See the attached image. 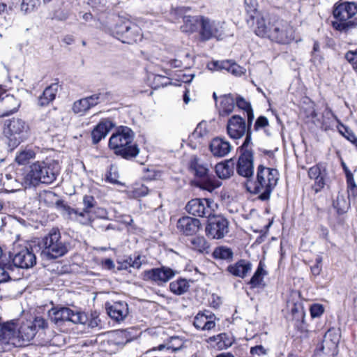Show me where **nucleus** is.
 Here are the masks:
<instances>
[{"mask_svg": "<svg viewBox=\"0 0 357 357\" xmlns=\"http://www.w3.org/2000/svg\"><path fill=\"white\" fill-rule=\"evenodd\" d=\"M58 163L52 160H38L17 174L16 181L25 188L37 187L40 184H51L59 174Z\"/></svg>", "mask_w": 357, "mask_h": 357, "instance_id": "f257e3e1", "label": "nucleus"}, {"mask_svg": "<svg viewBox=\"0 0 357 357\" xmlns=\"http://www.w3.org/2000/svg\"><path fill=\"white\" fill-rule=\"evenodd\" d=\"M279 178L280 174L278 169L260 165L257 169L256 180L247 182V190L250 193L258 195L260 200H268L276 187Z\"/></svg>", "mask_w": 357, "mask_h": 357, "instance_id": "f03ea898", "label": "nucleus"}, {"mask_svg": "<svg viewBox=\"0 0 357 357\" xmlns=\"http://www.w3.org/2000/svg\"><path fill=\"white\" fill-rule=\"evenodd\" d=\"M135 134L127 126H121L109 139L108 146L114 153L124 159L135 158L139 153V149L134 142Z\"/></svg>", "mask_w": 357, "mask_h": 357, "instance_id": "7ed1b4c3", "label": "nucleus"}, {"mask_svg": "<svg viewBox=\"0 0 357 357\" xmlns=\"http://www.w3.org/2000/svg\"><path fill=\"white\" fill-rule=\"evenodd\" d=\"M357 3L355 2H338L333 6L334 20L333 27L340 31L347 32L357 26Z\"/></svg>", "mask_w": 357, "mask_h": 357, "instance_id": "20e7f679", "label": "nucleus"}, {"mask_svg": "<svg viewBox=\"0 0 357 357\" xmlns=\"http://www.w3.org/2000/svg\"><path fill=\"white\" fill-rule=\"evenodd\" d=\"M231 36L233 32L225 21L201 16L199 38L202 41H208L213 38L221 40Z\"/></svg>", "mask_w": 357, "mask_h": 357, "instance_id": "39448f33", "label": "nucleus"}, {"mask_svg": "<svg viewBox=\"0 0 357 357\" xmlns=\"http://www.w3.org/2000/svg\"><path fill=\"white\" fill-rule=\"evenodd\" d=\"M42 255L49 259L64 256L69 250V243L62 239L59 230L52 228L42 240Z\"/></svg>", "mask_w": 357, "mask_h": 357, "instance_id": "423d86ee", "label": "nucleus"}, {"mask_svg": "<svg viewBox=\"0 0 357 357\" xmlns=\"http://www.w3.org/2000/svg\"><path fill=\"white\" fill-rule=\"evenodd\" d=\"M188 167L197 177L200 178L199 186L201 188L212 192L220 186V182L208 174L209 169L207 165L196 155L190 156Z\"/></svg>", "mask_w": 357, "mask_h": 357, "instance_id": "0eeeda50", "label": "nucleus"}, {"mask_svg": "<svg viewBox=\"0 0 357 357\" xmlns=\"http://www.w3.org/2000/svg\"><path fill=\"white\" fill-rule=\"evenodd\" d=\"M110 33L123 43L132 44L141 36V30L129 20L119 18L110 30Z\"/></svg>", "mask_w": 357, "mask_h": 357, "instance_id": "6e6552de", "label": "nucleus"}, {"mask_svg": "<svg viewBox=\"0 0 357 357\" xmlns=\"http://www.w3.org/2000/svg\"><path fill=\"white\" fill-rule=\"evenodd\" d=\"M29 126L19 118H13L5 123L4 134L8 139V145L13 148L17 146L28 136Z\"/></svg>", "mask_w": 357, "mask_h": 357, "instance_id": "1a4fd4ad", "label": "nucleus"}, {"mask_svg": "<svg viewBox=\"0 0 357 357\" xmlns=\"http://www.w3.org/2000/svg\"><path fill=\"white\" fill-rule=\"evenodd\" d=\"M49 317L52 322L61 326L65 321H70L75 324H85L87 316L85 313L73 311L67 307H53L49 311Z\"/></svg>", "mask_w": 357, "mask_h": 357, "instance_id": "9d476101", "label": "nucleus"}, {"mask_svg": "<svg viewBox=\"0 0 357 357\" xmlns=\"http://www.w3.org/2000/svg\"><path fill=\"white\" fill-rule=\"evenodd\" d=\"M17 324L13 320L4 324L0 330V352L10 350L13 347L22 345L17 335Z\"/></svg>", "mask_w": 357, "mask_h": 357, "instance_id": "9b49d317", "label": "nucleus"}, {"mask_svg": "<svg viewBox=\"0 0 357 357\" xmlns=\"http://www.w3.org/2000/svg\"><path fill=\"white\" fill-rule=\"evenodd\" d=\"M274 22L269 40L280 44H289L294 40V29L289 22L276 17Z\"/></svg>", "mask_w": 357, "mask_h": 357, "instance_id": "f8f14e48", "label": "nucleus"}, {"mask_svg": "<svg viewBox=\"0 0 357 357\" xmlns=\"http://www.w3.org/2000/svg\"><path fill=\"white\" fill-rule=\"evenodd\" d=\"M217 208V204L211 199H192L185 206L188 213L202 218H210Z\"/></svg>", "mask_w": 357, "mask_h": 357, "instance_id": "ddd939ff", "label": "nucleus"}, {"mask_svg": "<svg viewBox=\"0 0 357 357\" xmlns=\"http://www.w3.org/2000/svg\"><path fill=\"white\" fill-rule=\"evenodd\" d=\"M308 176L314 181L312 189L315 192H320L329 182L328 165L325 162H319L308 170Z\"/></svg>", "mask_w": 357, "mask_h": 357, "instance_id": "4468645a", "label": "nucleus"}, {"mask_svg": "<svg viewBox=\"0 0 357 357\" xmlns=\"http://www.w3.org/2000/svg\"><path fill=\"white\" fill-rule=\"evenodd\" d=\"M339 335L335 331L328 330L324 337V340L314 352L315 357H333L337 353Z\"/></svg>", "mask_w": 357, "mask_h": 357, "instance_id": "2eb2a0df", "label": "nucleus"}, {"mask_svg": "<svg viewBox=\"0 0 357 357\" xmlns=\"http://www.w3.org/2000/svg\"><path fill=\"white\" fill-rule=\"evenodd\" d=\"M12 261L16 267L28 269L36 264V257L31 248L19 247L14 249Z\"/></svg>", "mask_w": 357, "mask_h": 357, "instance_id": "dca6fc26", "label": "nucleus"}, {"mask_svg": "<svg viewBox=\"0 0 357 357\" xmlns=\"http://www.w3.org/2000/svg\"><path fill=\"white\" fill-rule=\"evenodd\" d=\"M206 227V234L214 239L222 238L229 231V223L224 217L218 215L208 218Z\"/></svg>", "mask_w": 357, "mask_h": 357, "instance_id": "f3484780", "label": "nucleus"}, {"mask_svg": "<svg viewBox=\"0 0 357 357\" xmlns=\"http://www.w3.org/2000/svg\"><path fill=\"white\" fill-rule=\"evenodd\" d=\"M250 126L241 116L233 115L227 121V133L231 139H238L248 132Z\"/></svg>", "mask_w": 357, "mask_h": 357, "instance_id": "a211bd4d", "label": "nucleus"}, {"mask_svg": "<svg viewBox=\"0 0 357 357\" xmlns=\"http://www.w3.org/2000/svg\"><path fill=\"white\" fill-rule=\"evenodd\" d=\"M255 18V33L256 35L261 38H269L270 33H271L273 26V24L275 23L276 17L264 12L257 15Z\"/></svg>", "mask_w": 357, "mask_h": 357, "instance_id": "6ab92c4d", "label": "nucleus"}, {"mask_svg": "<svg viewBox=\"0 0 357 357\" xmlns=\"http://www.w3.org/2000/svg\"><path fill=\"white\" fill-rule=\"evenodd\" d=\"M236 172L243 177L250 178L253 176V153L251 150H245L241 152L237 162Z\"/></svg>", "mask_w": 357, "mask_h": 357, "instance_id": "aec40b11", "label": "nucleus"}, {"mask_svg": "<svg viewBox=\"0 0 357 357\" xmlns=\"http://www.w3.org/2000/svg\"><path fill=\"white\" fill-rule=\"evenodd\" d=\"M188 8H180V17H182L183 24L180 26V29L185 33H193L196 31L198 26H201V16H193L186 15V12L189 10Z\"/></svg>", "mask_w": 357, "mask_h": 357, "instance_id": "412c9836", "label": "nucleus"}, {"mask_svg": "<svg viewBox=\"0 0 357 357\" xmlns=\"http://www.w3.org/2000/svg\"><path fill=\"white\" fill-rule=\"evenodd\" d=\"M114 123L109 119H102L91 132L92 142L94 144L104 139L114 127Z\"/></svg>", "mask_w": 357, "mask_h": 357, "instance_id": "4be33fe9", "label": "nucleus"}, {"mask_svg": "<svg viewBox=\"0 0 357 357\" xmlns=\"http://www.w3.org/2000/svg\"><path fill=\"white\" fill-rule=\"evenodd\" d=\"M207 66L210 70H225L236 76L244 74V69L242 67L230 61H215L209 63Z\"/></svg>", "mask_w": 357, "mask_h": 357, "instance_id": "5701e85b", "label": "nucleus"}, {"mask_svg": "<svg viewBox=\"0 0 357 357\" xmlns=\"http://www.w3.org/2000/svg\"><path fill=\"white\" fill-rule=\"evenodd\" d=\"M108 315L114 320L120 321L123 320L128 314V304L123 301L114 302L111 305H106Z\"/></svg>", "mask_w": 357, "mask_h": 357, "instance_id": "b1692460", "label": "nucleus"}, {"mask_svg": "<svg viewBox=\"0 0 357 357\" xmlns=\"http://www.w3.org/2000/svg\"><path fill=\"white\" fill-rule=\"evenodd\" d=\"M186 246L199 254H208L210 243L202 236H192L185 241Z\"/></svg>", "mask_w": 357, "mask_h": 357, "instance_id": "393cba45", "label": "nucleus"}, {"mask_svg": "<svg viewBox=\"0 0 357 357\" xmlns=\"http://www.w3.org/2000/svg\"><path fill=\"white\" fill-rule=\"evenodd\" d=\"M210 151L214 156L224 157L229 154L232 149L231 145L228 141L215 137L210 143Z\"/></svg>", "mask_w": 357, "mask_h": 357, "instance_id": "a878e982", "label": "nucleus"}, {"mask_svg": "<svg viewBox=\"0 0 357 357\" xmlns=\"http://www.w3.org/2000/svg\"><path fill=\"white\" fill-rule=\"evenodd\" d=\"M215 317L211 312H199L195 317L193 324L195 328L203 331H210L215 326Z\"/></svg>", "mask_w": 357, "mask_h": 357, "instance_id": "bb28decb", "label": "nucleus"}, {"mask_svg": "<svg viewBox=\"0 0 357 357\" xmlns=\"http://www.w3.org/2000/svg\"><path fill=\"white\" fill-rule=\"evenodd\" d=\"M174 275L175 273L167 267L153 268L146 273V275L149 278L158 283L167 282Z\"/></svg>", "mask_w": 357, "mask_h": 357, "instance_id": "cd10ccee", "label": "nucleus"}, {"mask_svg": "<svg viewBox=\"0 0 357 357\" xmlns=\"http://www.w3.org/2000/svg\"><path fill=\"white\" fill-rule=\"evenodd\" d=\"M252 269V264L245 259H241L227 266V271L234 276L244 278Z\"/></svg>", "mask_w": 357, "mask_h": 357, "instance_id": "c85d7f7f", "label": "nucleus"}, {"mask_svg": "<svg viewBox=\"0 0 357 357\" xmlns=\"http://www.w3.org/2000/svg\"><path fill=\"white\" fill-rule=\"evenodd\" d=\"M200 221L194 218L183 217L180 218V229L186 236H192L200 229Z\"/></svg>", "mask_w": 357, "mask_h": 357, "instance_id": "c756f323", "label": "nucleus"}, {"mask_svg": "<svg viewBox=\"0 0 357 357\" xmlns=\"http://www.w3.org/2000/svg\"><path fill=\"white\" fill-rule=\"evenodd\" d=\"M220 102L218 106L219 114L221 116H227L232 113L234 107V97L231 94H225L220 97Z\"/></svg>", "mask_w": 357, "mask_h": 357, "instance_id": "7c9ffc66", "label": "nucleus"}, {"mask_svg": "<svg viewBox=\"0 0 357 357\" xmlns=\"http://www.w3.org/2000/svg\"><path fill=\"white\" fill-rule=\"evenodd\" d=\"M2 96L3 93H0V99L5 109L3 115L8 116L17 112L20 106V101L10 94H6L4 96Z\"/></svg>", "mask_w": 357, "mask_h": 357, "instance_id": "2f4dec72", "label": "nucleus"}, {"mask_svg": "<svg viewBox=\"0 0 357 357\" xmlns=\"http://www.w3.org/2000/svg\"><path fill=\"white\" fill-rule=\"evenodd\" d=\"M234 162L233 159L219 162L215 165L217 176L222 179L229 178L234 173Z\"/></svg>", "mask_w": 357, "mask_h": 357, "instance_id": "473e14b6", "label": "nucleus"}, {"mask_svg": "<svg viewBox=\"0 0 357 357\" xmlns=\"http://www.w3.org/2000/svg\"><path fill=\"white\" fill-rule=\"evenodd\" d=\"M59 85L57 83L52 84L47 86L43 94L38 98V105L41 107L48 105L56 97Z\"/></svg>", "mask_w": 357, "mask_h": 357, "instance_id": "72a5a7b5", "label": "nucleus"}, {"mask_svg": "<svg viewBox=\"0 0 357 357\" xmlns=\"http://www.w3.org/2000/svg\"><path fill=\"white\" fill-rule=\"evenodd\" d=\"M36 155V151L35 148L26 146L21 149L16 153L15 160L20 165H24L29 162L32 159H34Z\"/></svg>", "mask_w": 357, "mask_h": 357, "instance_id": "f704fd0d", "label": "nucleus"}, {"mask_svg": "<svg viewBox=\"0 0 357 357\" xmlns=\"http://www.w3.org/2000/svg\"><path fill=\"white\" fill-rule=\"evenodd\" d=\"M34 326L31 321H26L22 324L17 331V335L20 336V342L22 341L29 342L36 335Z\"/></svg>", "mask_w": 357, "mask_h": 357, "instance_id": "c9c22d12", "label": "nucleus"}, {"mask_svg": "<svg viewBox=\"0 0 357 357\" xmlns=\"http://www.w3.org/2000/svg\"><path fill=\"white\" fill-rule=\"evenodd\" d=\"M267 275V272L264 270V264L260 261L258 267L250 279L249 284L251 287L256 288L259 287H264V277Z\"/></svg>", "mask_w": 357, "mask_h": 357, "instance_id": "e433bc0d", "label": "nucleus"}, {"mask_svg": "<svg viewBox=\"0 0 357 357\" xmlns=\"http://www.w3.org/2000/svg\"><path fill=\"white\" fill-rule=\"evenodd\" d=\"M207 133L208 130L206 128V122H200L195 129L194 132L189 136L190 142H194V141H196L195 144L192 145L194 149L197 146V144H201L200 139Z\"/></svg>", "mask_w": 357, "mask_h": 357, "instance_id": "4c0bfd02", "label": "nucleus"}, {"mask_svg": "<svg viewBox=\"0 0 357 357\" xmlns=\"http://www.w3.org/2000/svg\"><path fill=\"white\" fill-rule=\"evenodd\" d=\"M234 256L231 249L226 246L217 247L213 252V257L216 259H222L230 261L232 260Z\"/></svg>", "mask_w": 357, "mask_h": 357, "instance_id": "58836bf2", "label": "nucleus"}, {"mask_svg": "<svg viewBox=\"0 0 357 357\" xmlns=\"http://www.w3.org/2000/svg\"><path fill=\"white\" fill-rule=\"evenodd\" d=\"M236 106L244 110L247 114L249 125H251L254 119V113L250 102H247L243 98L238 96L236 99Z\"/></svg>", "mask_w": 357, "mask_h": 357, "instance_id": "ea45409f", "label": "nucleus"}, {"mask_svg": "<svg viewBox=\"0 0 357 357\" xmlns=\"http://www.w3.org/2000/svg\"><path fill=\"white\" fill-rule=\"evenodd\" d=\"M214 339L217 341L218 347L220 349H227L231 346L233 340L226 333H221Z\"/></svg>", "mask_w": 357, "mask_h": 357, "instance_id": "a19ab883", "label": "nucleus"}, {"mask_svg": "<svg viewBox=\"0 0 357 357\" xmlns=\"http://www.w3.org/2000/svg\"><path fill=\"white\" fill-rule=\"evenodd\" d=\"M89 109V102L86 98H82L75 101L73 105V111L75 114L83 115Z\"/></svg>", "mask_w": 357, "mask_h": 357, "instance_id": "79ce46f5", "label": "nucleus"}, {"mask_svg": "<svg viewBox=\"0 0 357 357\" xmlns=\"http://www.w3.org/2000/svg\"><path fill=\"white\" fill-rule=\"evenodd\" d=\"M40 0H22L21 10L24 13H30L40 6Z\"/></svg>", "mask_w": 357, "mask_h": 357, "instance_id": "37998d69", "label": "nucleus"}, {"mask_svg": "<svg viewBox=\"0 0 357 357\" xmlns=\"http://www.w3.org/2000/svg\"><path fill=\"white\" fill-rule=\"evenodd\" d=\"M119 173L117 167L114 165H111L106 173V181L112 184H121L118 180Z\"/></svg>", "mask_w": 357, "mask_h": 357, "instance_id": "c03bdc74", "label": "nucleus"}, {"mask_svg": "<svg viewBox=\"0 0 357 357\" xmlns=\"http://www.w3.org/2000/svg\"><path fill=\"white\" fill-rule=\"evenodd\" d=\"M244 5L247 13L252 20H254L256 15L260 13L257 10V2L255 0H244Z\"/></svg>", "mask_w": 357, "mask_h": 357, "instance_id": "a18cd8bd", "label": "nucleus"}, {"mask_svg": "<svg viewBox=\"0 0 357 357\" xmlns=\"http://www.w3.org/2000/svg\"><path fill=\"white\" fill-rule=\"evenodd\" d=\"M91 212L83 209L82 211L77 210V213L75 216V219L82 225H88L91 222Z\"/></svg>", "mask_w": 357, "mask_h": 357, "instance_id": "49530a36", "label": "nucleus"}, {"mask_svg": "<svg viewBox=\"0 0 357 357\" xmlns=\"http://www.w3.org/2000/svg\"><path fill=\"white\" fill-rule=\"evenodd\" d=\"M349 196L355 197L357 195V185L355 183L354 175L346 176Z\"/></svg>", "mask_w": 357, "mask_h": 357, "instance_id": "de8ad7c7", "label": "nucleus"}, {"mask_svg": "<svg viewBox=\"0 0 357 357\" xmlns=\"http://www.w3.org/2000/svg\"><path fill=\"white\" fill-rule=\"evenodd\" d=\"M104 94L96 93L93 94L90 96L86 97V101L89 102V109L97 105L98 103L102 102L104 99Z\"/></svg>", "mask_w": 357, "mask_h": 357, "instance_id": "09e8293b", "label": "nucleus"}, {"mask_svg": "<svg viewBox=\"0 0 357 357\" xmlns=\"http://www.w3.org/2000/svg\"><path fill=\"white\" fill-rule=\"evenodd\" d=\"M9 269V266L3 263L0 264V284L6 282L10 280V276L8 273Z\"/></svg>", "mask_w": 357, "mask_h": 357, "instance_id": "8fccbe9b", "label": "nucleus"}, {"mask_svg": "<svg viewBox=\"0 0 357 357\" xmlns=\"http://www.w3.org/2000/svg\"><path fill=\"white\" fill-rule=\"evenodd\" d=\"M153 80L155 84V88L160 87V86H165L172 84L169 77L160 75H155Z\"/></svg>", "mask_w": 357, "mask_h": 357, "instance_id": "3c124183", "label": "nucleus"}, {"mask_svg": "<svg viewBox=\"0 0 357 357\" xmlns=\"http://www.w3.org/2000/svg\"><path fill=\"white\" fill-rule=\"evenodd\" d=\"M96 200L93 196L85 195L83 197L84 209L91 212V209L95 206Z\"/></svg>", "mask_w": 357, "mask_h": 357, "instance_id": "603ef678", "label": "nucleus"}, {"mask_svg": "<svg viewBox=\"0 0 357 357\" xmlns=\"http://www.w3.org/2000/svg\"><path fill=\"white\" fill-rule=\"evenodd\" d=\"M56 204L59 207H60L63 213L67 214L69 216L74 215L75 216L76 213H77V209L73 208L65 204L62 201H58Z\"/></svg>", "mask_w": 357, "mask_h": 357, "instance_id": "864d4df0", "label": "nucleus"}, {"mask_svg": "<svg viewBox=\"0 0 357 357\" xmlns=\"http://www.w3.org/2000/svg\"><path fill=\"white\" fill-rule=\"evenodd\" d=\"M88 325L91 328L98 327L100 323V319L98 317V314L96 312H93L91 314V317L89 319L87 317Z\"/></svg>", "mask_w": 357, "mask_h": 357, "instance_id": "5fc2aeb1", "label": "nucleus"}, {"mask_svg": "<svg viewBox=\"0 0 357 357\" xmlns=\"http://www.w3.org/2000/svg\"><path fill=\"white\" fill-rule=\"evenodd\" d=\"M31 322L34 326L36 333L37 332V328L44 329L47 327V321L40 317H36L35 319Z\"/></svg>", "mask_w": 357, "mask_h": 357, "instance_id": "6e6d98bb", "label": "nucleus"}, {"mask_svg": "<svg viewBox=\"0 0 357 357\" xmlns=\"http://www.w3.org/2000/svg\"><path fill=\"white\" fill-rule=\"evenodd\" d=\"M324 312V308L322 305L315 304L310 307V313L312 317H318L321 316Z\"/></svg>", "mask_w": 357, "mask_h": 357, "instance_id": "4d7b16f0", "label": "nucleus"}, {"mask_svg": "<svg viewBox=\"0 0 357 357\" xmlns=\"http://www.w3.org/2000/svg\"><path fill=\"white\" fill-rule=\"evenodd\" d=\"M324 116H326L328 119H330L331 117H332L333 119H334L338 123L339 126H340L341 128H342L344 129H346V126H344L340 122V121L337 117V116L333 114V111L329 107H326V109L324 112Z\"/></svg>", "mask_w": 357, "mask_h": 357, "instance_id": "13d9d810", "label": "nucleus"}, {"mask_svg": "<svg viewBox=\"0 0 357 357\" xmlns=\"http://www.w3.org/2000/svg\"><path fill=\"white\" fill-rule=\"evenodd\" d=\"M345 59L352 65H357V50L347 52L345 54Z\"/></svg>", "mask_w": 357, "mask_h": 357, "instance_id": "bf43d9fd", "label": "nucleus"}, {"mask_svg": "<svg viewBox=\"0 0 357 357\" xmlns=\"http://www.w3.org/2000/svg\"><path fill=\"white\" fill-rule=\"evenodd\" d=\"M268 125V121L266 117L264 116H259L255 123V130H258L261 128H264Z\"/></svg>", "mask_w": 357, "mask_h": 357, "instance_id": "052dcab7", "label": "nucleus"}, {"mask_svg": "<svg viewBox=\"0 0 357 357\" xmlns=\"http://www.w3.org/2000/svg\"><path fill=\"white\" fill-rule=\"evenodd\" d=\"M347 135H345L341 130H339L340 132L342 133L349 141L354 144L357 147V137L346 127L344 129Z\"/></svg>", "mask_w": 357, "mask_h": 357, "instance_id": "680f3d73", "label": "nucleus"}, {"mask_svg": "<svg viewBox=\"0 0 357 357\" xmlns=\"http://www.w3.org/2000/svg\"><path fill=\"white\" fill-rule=\"evenodd\" d=\"M246 137L245 139L241 146V152L244 151L245 150H249L248 149V146L251 143V132L250 128H249V130L247 133H245Z\"/></svg>", "mask_w": 357, "mask_h": 357, "instance_id": "e2e57ef3", "label": "nucleus"}, {"mask_svg": "<svg viewBox=\"0 0 357 357\" xmlns=\"http://www.w3.org/2000/svg\"><path fill=\"white\" fill-rule=\"evenodd\" d=\"M94 213L97 218L107 219V211L101 207L96 208L95 209Z\"/></svg>", "mask_w": 357, "mask_h": 357, "instance_id": "0e129e2a", "label": "nucleus"}, {"mask_svg": "<svg viewBox=\"0 0 357 357\" xmlns=\"http://www.w3.org/2000/svg\"><path fill=\"white\" fill-rule=\"evenodd\" d=\"M195 75L193 73L186 74L183 73L180 74V82L184 83H190L192 79L194 78Z\"/></svg>", "mask_w": 357, "mask_h": 357, "instance_id": "69168bd1", "label": "nucleus"}, {"mask_svg": "<svg viewBox=\"0 0 357 357\" xmlns=\"http://www.w3.org/2000/svg\"><path fill=\"white\" fill-rule=\"evenodd\" d=\"M102 266L108 270L114 268L115 265L114 261L111 259H106L102 261Z\"/></svg>", "mask_w": 357, "mask_h": 357, "instance_id": "338daca9", "label": "nucleus"}, {"mask_svg": "<svg viewBox=\"0 0 357 357\" xmlns=\"http://www.w3.org/2000/svg\"><path fill=\"white\" fill-rule=\"evenodd\" d=\"M135 193L138 196H145L148 193L147 187L142 185L138 188L135 189Z\"/></svg>", "mask_w": 357, "mask_h": 357, "instance_id": "774afa93", "label": "nucleus"}]
</instances>
